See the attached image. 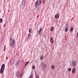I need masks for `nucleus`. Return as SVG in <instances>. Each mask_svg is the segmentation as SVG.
Returning <instances> with one entry per match:
<instances>
[{"label":"nucleus","instance_id":"nucleus-2","mask_svg":"<svg viewBox=\"0 0 78 78\" xmlns=\"http://www.w3.org/2000/svg\"><path fill=\"white\" fill-rule=\"evenodd\" d=\"M42 0H37L35 3V8H37L38 5H41V3H42Z\"/></svg>","mask_w":78,"mask_h":78},{"label":"nucleus","instance_id":"nucleus-19","mask_svg":"<svg viewBox=\"0 0 78 78\" xmlns=\"http://www.w3.org/2000/svg\"><path fill=\"white\" fill-rule=\"evenodd\" d=\"M31 31H32V29L30 28L29 30V33H31Z\"/></svg>","mask_w":78,"mask_h":78},{"label":"nucleus","instance_id":"nucleus-21","mask_svg":"<svg viewBox=\"0 0 78 78\" xmlns=\"http://www.w3.org/2000/svg\"><path fill=\"white\" fill-rule=\"evenodd\" d=\"M40 59H43V56L42 55H41L40 57Z\"/></svg>","mask_w":78,"mask_h":78},{"label":"nucleus","instance_id":"nucleus-26","mask_svg":"<svg viewBox=\"0 0 78 78\" xmlns=\"http://www.w3.org/2000/svg\"><path fill=\"white\" fill-rule=\"evenodd\" d=\"M36 78H39V77L38 76H36Z\"/></svg>","mask_w":78,"mask_h":78},{"label":"nucleus","instance_id":"nucleus-25","mask_svg":"<svg viewBox=\"0 0 78 78\" xmlns=\"http://www.w3.org/2000/svg\"><path fill=\"white\" fill-rule=\"evenodd\" d=\"M66 28H67V27H68V25H67V24H66Z\"/></svg>","mask_w":78,"mask_h":78},{"label":"nucleus","instance_id":"nucleus-3","mask_svg":"<svg viewBox=\"0 0 78 78\" xmlns=\"http://www.w3.org/2000/svg\"><path fill=\"white\" fill-rule=\"evenodd\" d=\"M5 64H3L2 65L0 70V73L1 74H2V73H3L4 69H5Z\"/></svg>","mask_w":78,"mask_h":78},{"label":"nucleus","instance_id":"nucleus-18","mask_svg":"<svg viewBox=\"0 0 78 78\" xmlns=\"http://www.w3.org/2000/svg\"><path fill=\"white\" fill-rule=\"evenodd\" d=\"M71 68H69L68 69V71H69V72H70L71 71Z\"/></svg>","mask_w":78,"mask_h":78},{"label":"nucleus","instance_id":"nucleus-17","mask_svg":"<svg viewBox=\"0 0 78 78\" xmlns=\"http://www.w3.org/2000/svg\"><path fill=\"white\" fill-rule=\"evenodd\" d=\"M67 31H68V28H65V32H67Z\"/></svg>","mask_w":78,"mask_h":78},{"label":"nucleus","instance_id":"nucleus-6","mask_svg":"<svg viewBox=\"0 0 78 78\" xmlns=\"http://www.w3.org/2000/svg\"><path fill=\"white\" fill-rule=\"evenodd\" d=\"M59 16L58 14H56L55 15V19H58L59 18Z\"/></svg>","mask_w":78,"mask_h":78},{"label":"nucleus","instance_id":"nucleus-14","mask_svg":"<svg viewBox=\"0 0 78 78\" xmlns=\"http://www.w3.org/2000/svg\"><path fill=\"white\" fill-rule=\"evenodd\" d=\"M32 69L33 70H34L35 69V66L34 65L32 66Z\"/></svg>","mask_w":78,"mask_h":78},{"label":"nucleus","instance_id":"nucleus-20","mask_svg":"<svg viewBox=\"0 0 78 78\" xmlns=\"http://www.w3.org/2000/svg\"><path fill=\"white\" fill-rule=\"evenodd\" d=\"M3 22V19H0V23H2Z\"/></svg>","mask_w":78,"mask_h":78},{"label":"nucleus","instance_id":"nucleus-23","mask_svg":"<svg viewBox=\"0 0 78 78\" xmlns=\"http://www.w3.org/2000/svg\"><path fill=\"white\" fill-rule=\"evenodd\" d=\"M28 37H31V34H28Z\"/></svg>","mask_w":78,"mask_h":78},{"label":"nucleus","instance_id":"nucleus-16","mask_svg":"<svg viewBox=\"0 0 78 78\" xmlns=\"http://www.w3.org/2000/svg\"><path fill=\"white\" fill-rule=\"evenodd\" d=\"M29 63V61H27L26 62V63H25V67L26 66H27V64H28Z\"/></svg>","mask_w":78,"mask_h":78},{"label":"nucleus","instance_id":"nucleus-12","mask_svg":"<svg viewBox=\"0 0 78 78\" xmlns=\"http://www.w3.org/2000/svg\"><path fill=\"white\" fill-rule=\"evenodd\" d=\"M54 29V27H51L50 29L51 31H53Z\"/></svg>","mask_w":78,"mask_h":78},{"label":"nucleus","instance_id":"nucleus-9","mask_svg":"<svg viewBox=\"0 0 78 78\" xmlns=\"http://www.w3.org/2000/svg\"><path fill=\"white\" fill-rule=\"evenodd\" d=\"M42 28H41L40 29V30H39V31L38 32V34H41V32H42Z\"/></svg>","mask_w":78,"mask_h":78},{"label":"nucleus","instance_id":"nucleus-13","mask_svg":"<svg viewBox=\"0 0 78 78\" xmlns=\"http://www.w3.org/2000/svg\"><path fill=\"white\" fill-rule=\"evenodd\" d=\"M51 67L52 69H54L55 68V66L52 65L51 66Z\"/></svg>","mask_w":78,"mask_h":78},{"label":"nucleus","instance_id":"nucleus-4","mask_svg":"<svg viewBox=\"0 0 78 78\" xmlns=\"http://www.w3.org/2000/svg\"><path fill=\"white\" fill-rule=\"evenodd\" d=\"M41 67L44 69H45L47 68V65H46V64L44 63H42L41 64Z\"/></svg>","mask_w":78,"mask_h":78},{"label":"nucleus","instance_id":"nucleus-28","mask_svg":"<svg viewBox=\"0 0 78 78\" xmlns=\"http://www.w3.org/2000/svg\"><path fill=\"white\" fill-rule=\"evenodd\" d=\"M65 28H66V27H65Z\"/></svg>","mask_w":78,"mask_h":78},{"label":"nucleus","instance_id":"nucleus-15","mask_svg":"<svg viewBox=\"0 0 78 78\" xmlns=\"http://www.w3.org/2000/svg\"><path fill=\"white\" fill-rule=\"evenodd\" d=\"M73 27H71L70 29V31L72 32V31H73Z\"/></svg>","mask_w":78,"mask_h":78},{"label":"nucleus","instance_id":"nucleus-8","mask_svg":"<svg viewBox=\"0 0 78 78\" xmlns=\"http://www.w3.org/2000/svg\"><path fill=\"white\" fill-rule=\"evenodd\" d=\"M16 76H17V77H18V76H19V72L18 71L16 73Z\"/></svg>","mask_w":78,"mask_h":78},{"label":"nucleus","instance_id":"nucleus-27","mask_svg":"<svg viewBox=\"0 0 78 78\" xmlns=\"http://www.w3.org/2000/svg\"><path fill=\"white\" fill-rule=\"evenodd\" d=\"M77 36H78V32L77 33Z\"/></svg>","mask_w":78,"mask_h":78},{"label":"nucleus","instance_id":"nucleus-7","mask_svg":"<svg viewBox=\"0 0 78 78\" xmlns=\"http://www.w3.org/2000/svg\"><path fill=\"white\" fill-rule=\"evenodd\" d=\"M50 40L51 43H53V42H54L53 39V38H52V37H51L50 38Z\"/></svg>","mask_w":78,"mask_h":78},{"label":"nucleus","instance_id":"nucleus-1","mask_svg":"<svg viewBox=\"0 0 78 78\" xmlns=\"http://www.w3.org/2000/svg\"><path fill=\"white\" fill-rule=\"evenodd\" d=\"M9 42H11L10 45L12 48H14V45L16 44V42H15V41L14 40L13 38H11Z\"/></svg>","mask_w":78,"mask_h":78},{"label":"nucleus","instance_id":"nucleus-11","mask_svg":"<svg viewBox=\"0 0 78 78\" xmlns=\"http://www.w3.org/2000/svg\"><path fill=\"white\" fill-rule=\"evenodd\" d=\"M75 69L74 68H73V70H72V73H75Z\"/></svg>","mask_w":78,"mask_h":78},{"label":"nucleus","instance_id":"nucleus-24","mask_svg":"<svg viewBox=\"0 0 78 78\" xmlns=\"http://www.w3.org/2000/svg\"><path fill=\"white\" fill-rule=\"evenodd\" d=\"M24 9H25V10H27V7H26V6H24Z\"/></svg>","mask_w":78,"mask_h":78},{"label":"nucleus","instance_id":"nucleus-10","mask_svg":"<svg viewBox=\"0 0 78 78\" xmlns=\"http://www.w3.org/2000/svg\"><path fill=\"white\" fill-rule=\"evenodd\" d=\"M23 75V72H22L20 74V78H22V76Z\"/></svg>","mask_w":78,"mask_h":78},{"label":"nucleus","instance_id":"nucleus-22","mask_svg":"<svg viewBox=\"0 0 78 78\" xmlns=\"http://www.w3.org/2000/svg\"><path fill=\"white\" fill-rule=\"evenodd\" d=\"M5 49H6V45H5L4 49V51H5Z\"/></svg>","mask_w":78,"mask_h":78},{"label":"nucleus","instance_id":"nucleus-5","mask_svg":"<svg viewBox=\"0 0 78 78\" xmlns=\"http://www.w3.org/2000/svg\"><path fill=\"white\" fill-rule=\"evenodd\" d=\"M71 66L73 67H75L76 66V62L74 61H73L71 63Z\"/></svg>","mask_w":78,"mask_h":78}]
</instances>
